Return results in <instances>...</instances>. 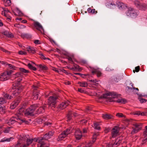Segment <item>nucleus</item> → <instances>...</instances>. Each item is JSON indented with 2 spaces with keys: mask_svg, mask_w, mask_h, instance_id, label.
I'll return each mask as SVG.
<instances>
[{
  "mask_svg": "<svg viewBox=\"0 0 147 147\" xmlns=\"http://www.w3.org/2000/svg\"><path fill=\"white\" fill-rule=\"evenodd\" d=\"M39 104H34L31 105L26 109L25 115L26 116H33L35 115V112H34L36 109L39 107Z\"/></svg>",
  "mask_w": 147,
  "mask_h": 147,
  "instance_id": "f257e3e1",
  "label": "nucleus"
},
{
  "mask_svg": "<svg viewBox=\"0 0 147 147\" xmlns=\"http://www.w3.org/2000/svg\"><path fill=\"white\" fill-rule=\"evenodd\" d=\"M54 131H51L48 132L47 133L45 134L43 137H40L39 139V142L40 143L41 145H45L46 143L45 142V141L47 142L48 139L50 138L54 134Z\"/></svg>",
  "mask_w": 147,
  "mask_h": 147,
  "instance_id": "f03ea898",
  "label": "nucleus"
},
{
  "mask_svg": "<svg viewBox=\"0 0 147 147\" xmlns=\"http://www.w3.org/2000/svg\"><path fill=\"white\" fill-rule=\"evenodd\" d=\"M58 98V97L56 96H52L49 97L48 101V105L49 107L53 109L56 107L57 106V100Z\"/></svg>",
  "mask_w": 147,
  "mask_h": 147,
  "instance_id": "7ed1b4c3",
  "label": "nucleus"
},
{
  "mask_svg": "<svg viewBox=\"0 0 147 147\" xmlns=\"http://www.w3.org/2000/svg\"><path fill=\"white\" fill-rule=\"evenodd\" d=\"M116 96H111L112 98H108L107 100L110 102H115L119 103H125L126 100L124 99H121L120 97V95H118L116 93Z\"/></svg>",
  "mask_w": 147,
  "mask_h": 147,
  "instance_id": "20e7f679",
  "label": "nucleus"
},
{
  "mask_svg": "<svg viewBox=\"0 0 147 147\" xmlns=\"http://www.w3.org/2000/svg\"><path fill=\"white\" fill-rule=\"evenodd\" d=\"M23 88V87L22 86H17L16 84H13L12 88L15 89V90L13 92L12 95L15 96H18L22 92Z\"/></svg>",
  "mask_w": 147,
  "mask_h": 147,
  "instance_id": "39448f33",
  "label": "nucleus"
},
{
  "mask_svg": "<svg viewBox=\"0 0 147 147\" xmlns=\"http://www.w3.org/2000/svg\"><path fill=\"white\" fill-rule=\"evenodd\" d=\"M16 122H18L20 124L22 123L25 122L26 123V122H28L24 119H21L18 117H13L10 119L9 121L8 122V124L9 125H11L13 124Z\"/></svg>",
  "mask_w": 147,
  "mask_h": 147,
  "instance_id": "423d86ee",
  "label": "nucleus"
},
{
  "mask_svg": "<svg viewBox=\"0 0 147 147\" xmlns=\"http://www.w3.org/2000/svg\"><path fill=\"white\" fill-rule=\"evenodd\" d=\"M126 14L127 16L130 17L132 18H135L138 16L137 13L135 9L131 7L128 9L126 11Z\"/></svg>",
  "mask_w": 147,
  "mask_h": 147,
  "instance_id": "0eeeda50",
  "label": "nucleus"
},
{
  "mask_svg": "<svg viewBox=\"0 0 147 147\" xmlns=\"http://www.w3.org/2000/svg\"><path fill=\"white\" fill-rule=\"evenodd\" d=\"M134 127H132V130L131 132L132 134H134L138 133L142 129V124L140 123H136L133 125Z\"/></svg>",
  "mask_w": 147,
  "mask_h": 147,
  "instance_id": "6e6552de",
  "label": "nucleus"
},
{
  "mask_svg": "<svg viewBox=\"0 0 147 147\" xmlns=\"http://www.w3.org/2000/svg\"><path fill=\"white\" fill-rule=\"evenodd\" d=\"M120 128L117 126H115L112 129L111 131V135L113 138H115L119 135Z\"/></svg>",
  "mask_w": 147,
  "mask_h": 147,
  "instance_id": "1a4fd4ad",
  "label": "nucleus"
},
{
  "mask_svg": "<svg viewBox=\"0 0 147 147\" xmlns=\"http://www.w3.org/2000/svg\"><path fill=\"white\" fill-rule=\"evenodd\" d=\"M116 92H109L108 93L105 94H103L102 95L100 96L99 97L100 99H102V98H106L108 97V96H116Z\"/></svg>",
  "mask_w": 147,
  "mask_h": 147,
  "instance_id": "9d476101",
  "label": "nucleus"
},
{
  "mask_svg": "<svg viewBox=\"0 0 147 147\" xmlns=\"http://www.w3.org/2000/svg\"><path fill=\"white\" fill-rule=\"evenodd\" d=\"M9 78L7 72H4L1 74L0 76V81H3L8 80Z\"/></svg>",
  "mask_w": 147,
  "mask_h": 147,
  "instance_id": "9b49d317",
  "label": "nucleus"
},
{
  "mask_svg": "<svg viewBox=\"0 0 147 147\" xmlns=\"http://www.w3.org/2000/svg\"><path fill=\"white\" fill-rule=\"evenodd\" d=\"M74 135L75 138L77 140H80L82 136L81 131L80 129L76 130L75 132Z\"/></svg>",
  "mask_w": 147,
  "mask_h": 147,
  "instance_id": "f8f14e48",
  "label": "nucleus"
},
{
  "mask_svg": "<svg viewBox=\"0 0 147 147\" xmlns=\"http://www.w3.org/2000/svg\"><path fill=\"white\" fill-rule=\"evenodd\" d=\"M33 25L34 27L38 30L40 31L41 30H43L42 26L38 22H34V23Z\"/></svg>",
  "mask_w": 147,
  "mask_h": 147,
  "instance_id": "ddd939ff",
  "label": "nucleus"
},
{
  "mask_svg": "<svg viewBox=\"0 0 147 147\" xmlns=\"http://www.w3.org/2000/svg\"><path fill=\"white\" fill-rule=\"evenodd\" d=\"M69 101H64L62 102L58 106V107L61 109H63L65 108L69 105Z\"/></svg>",
  "mask_w": 147,
  "mask_h": 147,
  "instance_id": "4468645a",
  "label": "nucleus"
},
{
  "mask_svg": "<svg viewBox=\"0 0 147 147\" xmlns=\"http://www.w3.org/2000/svg\"><path fill=\"white\" fill-rule=\"evenodd\" d=\"M39 94H40L38 90H34L33 92L32 98L34 100L37 99Z\"/></svg>",
  "mask_w": 147,
  "mask_h": 147,
  "instance_id": "2eb2a0df",
  "label": "nucleus"
},
{
  "mask_svg": "<svg viewBox=\"0 0 147 147\" xmlns=\"http://www.w3.org/2000/svg\"><path fill=\"white\" fill-rule=\"evenodd\" d=\"M45 106H42L39 107L36 111L35 115L42 114L45 112Z\"/></svg>",
  "mask_w": 147,
  "mask_h": 147,
  "instance_id": "dca6fc26",
  "label": "nucleus"
},
{
  "mask_svg": "<svg viewBox=\"0 0 147 147\" xmlns=\"http://www.w3.org/2000/svg\"><path fill=\"white\" fill-rule=\"evenodd\" d=\"M1 33L8 37L12 38L13 37V34L11 32H9L7 31L1 32Z\"/></svg>",
  "mask_w": 147,
  "mask_h": 147,
  "instance_id": "f3484780",
  "label": "nucleus"
},
{
  "mask_svg": "<svg viewBox=\"0 0 147 147\" xmlns=\"http://www.w3.org/2000/svg\"><path fill=\"white\" fill-rule=\"evenodd\" d=\"M19 102L18 101H14L11 104L10 108L11 109H13L18 105Z\"/></svg>",
  "mask_w": 147,
  "mask_h": 147,
  "instance_id": "a211bd4d",
  "label": "nucleus"
},
{
  "mask_svg": "<svg viewBox=\"0 0 147 147\" xmlns=\"http://www.w3.org/2000/svg\"><path fill=\"white\" fill-rule=\"evenodd\" d=\"M6 112V107L4 105H0V113L1 114H4Z\"/></svg>",
  "mask_w": 147,
  "mask_h": 147,
  "instance_id": "6ab92c4d",
  "label": "nucleus"
},
{
  "mask_svg": "<svg viewBox=\"0 0 147 147\" xmlns=\"http://www.w3.org/2000/svg\"><path fill=\"white\" fill-rule=\"evenodd\" d=\"M36 66L40 68V70H46L48 69V68L46 66L44 65L38 64L36 65Z\"/></svg>",
  "mask_w": 147,
  "mask_h": 147,
  "instance_id": "aec40b11",
  "label": "nucleus"
},
{
  "mask_svg": "<svg viewBox=\"0 0 147 147\" xmlns=\"http://www.w3.org/2000/svg\"><path fill=\"white\" fill-rule=\"evenodd\" d=\"M78 84L80 85V86L83 87H87L88 85V84L85 82H78Z\"/></svg>",
  "mask_w": 147,
  "mask_h": 147,
  "instance_id": "412c9836",
  "label": "nucleus"
},
{
  "mask_svg": "<svg viewBox=\"0 0 147 147\" xmlns=\"http://www.w3.org/2000/svg\"><path fill=\"white\" fill-rule=\"evenodd\" d=\"M67 136L63 132L61 134H60L57 138V140L58 141L61 140H63V139L65 138Z\"/></svg>",
  "mask_w": 147,
  "mask_h": 147,
  "instance_id": "4be33fe9",
  "label": "nucleus"
},
{
  "mask_svg": "<svg viewBox=\"0 0 147 147\" xmlns=\"http://www.w3.org/2000/svg\"><path fill=\"white\" fill-rule=\"evenodd\" d=\"M13 138L10 137L9 138H4L2 139L0 141V142H9L11 141V140H13Z\"/></svg>",
  "mask_w": 147,
  "mask_h": 147,
  "instance_id": "5701e85b",
  "label": "nucleus"
},
{
  "mask_svg": "<svg viewBox=\"0 0 147 147\" xmlns=\"http://www.w3.org/2000/svg\"><path fill=\"white\" fill-rule=\"evenodd\" d=\"M27 51L30 53L34 54L35 53L34 49L33 47H29L27 48Z\"/></svg>",
  "mask_w": 147,
  "mask_h": 147,
  "instance_id": "b1692460",
  "label": "nucleus"
},
{
  "mask_svg": "<svg viewBox=\"0 0 147 147\" xmlns=\"http://www.w3.org/2000/svg\"><path fill=\"white\" fill-rule=\"evenodd\" d=\"M102 117L105 119H112L113 116L109 114H103Z\"/></svg>",
  "mask_w": 147,
  "mask_h": 147,
  "instance_id": "393cba45",
  "label": "nucleus"
},
{
  "mask_svg": "<svg viewBox=\"0 0 147 147\" xmlns=\"http://www.w3.org/2000/svg\"><path fill=\"white\" fill-rule=\"evenodd\" d=\"M74 67L72 68H69L70 69L73 70V71H75L77 69H79V71H80L81 70H80L79 68L80 66L76 64H74Z\"/></svg>",
  "mask_w": 147,
  "mask_h": 147,
  "instance_id": "a878e982",
  "label": "nucleus"
},
{
  "mask_svg": "<svg viewBox=\"0 0 147 147\" xmlns=\"http://www.w3.org/2000/svg\"><path fill=\"white\" fill-rule=\"evenodd\" d=\"M4 4L5 6H9L11 4L10 0H3Z\"/></svg>",
  "mask_w": 147,
  "mask_h": 147,
  "instance_id": "bb28decb",
  "label": "nucleus"
},
{
  "mask_svg": "<svg viewBox=\"0 0 147 147\" xmlns=\"http://www.w3.org/2000/svg\"><path fill=\"white\" fill-rule=\"evenodd\" d=\"M19 70L20 71H21L20 72H21L22 73H24L27 74L29 72V71L26 70L23 68H19Z\"/></svg>",
  "mask_w": 147,
  "mask_h": 147,
  "instance_id": "cd10ccee",
  "label": "nucleus"
},
{
  "mask_svg": "<svg viewBox=\"0 0 147 147\" xmlns=\"http://www.w3.org/2000/svg\"><path fill=\"white\" fill-rule=\"evenodd\" d=\"M7 100L4 98L3 97H0V105H3L6 103Z\"/></svg>",
  "mask_w": 147,
  "mask_h": 147,
  "instance_id": "c85d7f7f",
  "label": "nucleus"
},
{
  "mask_svg": "<svg viewBox=\"0 0 147 147\" xmlns=\"http://www.w3.org/2000/svg\"><path fill=\"white\" fill-rule=\"evenodd\" d=\"M99 135V134L98 133L94 134L93 135L92 137V143H94L96 140V138L97 136H98Z\"/></svg>",
  "mask_w": 147,
  "mask_h": 147,
  "instance_id": "c756f323",
  "label": "nucleus"
},
{
  "mask_svg": "<svg viewBox=\"0 0 147 147\" xmlns=\"http://www.w3.org/2000/svg\"><path fill=\"white\" fill-rule=\"evenodd\" d=\"M94 127L95 129L98 130H100L101 129V128L99 125V124L98 123H94Z\"/></svg>",
  "mask_w": 147,
  "mask_h": 147,
  "instance_id": "7c9ffc66",
  "label": "nucleus"
},
{
  "mask_svg": "<svg viewBox=\"0 0 147 147\" xmlns=\"http://www.w3.org/2000/svg\"><path fill=\"white\" fill-rule=\"evenodd\" d=\"M26 144H25L27 146V147L30 144H31L33 141V139L26 138Z\"/></svg>",
  "mask_w": 147,
  "mask_h": 147,
  "instance_id": "2f4dec72",
  "label": "nucleus"
},
{
  "mask_svg": "<svg viewBox=\"0 0 147 147\" xmlns=\"http://www.w3.org/2000/svg\"><path fill=\"white\" fill-rule=\"evenodd\" d=\"M27 66L31 70H32L34 71H36V68L33 66L30 63H29L28 64Z\"/></svg>",
  "mask_w": 147,
  "mask_h": 147,
  "instance_id": "473e14b6",
  "label": "nucleus"
},
{
  "mask_svg": "<svg viewBox=\"0 0 147 147\" xmlns=\"http://www.w3.org/2000/svg\"><path fill=\"white\" fill-rule=\"evenodd\" d=\"M63 132L67 136L68 134H70L71 132V131L70 129H67Z\"/></svg>",
  "mask_w": 147,
  "mask_h": 147,
  "instance_id": "72a5a7b5",
  "label": "nucleus"
},
{
  "mask_svg": "<svg viewBox=\"0 0 147 147\" xmlns=\"http://www.w3.org/2000/svg\"><path fill=\"white\" fill-rule=\"evenodd\" d=\"M138 99L141 103L145 102L147 101V100L146 99L143 98L141 97L138 98Z\"/></svg>",
  "mask_w": 147,
  "mask_h": 147,
  "instance_id": "f704fd0d",
  "label": "nucleus"
},
{
  "mask_svg": "<svg viewBox=\"0 0 147 147\" xmlns=\"http://www.w3.org/2000/svg\"><path fill=\"white\" fill-rule=\"evenodd\" d=\"M74 74L76 75H79L80 76H81L82 78H85V77L87 76H89V75L88 74H83L80 73H74Z\"/></svg>",
  "mask_w": 147,
  "mask_h": 147,
  "instance_id": "c9c22d12",
  "label": "nucleus"
},
{
  "mask_svg": "<svg viewBox=\"0 0 147 147\" xmlns=\"http://www.w3.org/2000/svg\"><path fill=\"white\" fill-rule=\"evenodd\" d=\"M22 76V73L21 72H18L15 74V78H18V77L20 78L21 77V76Z\"/></svg>",
  "mask_w": 147,
  "mask_h": 147,
  "instance_id": "e433bc0d",
  "label": "nucleus"
},
{
  "mask_svg": "<svg viewBox=\"0 0 147 147\" xmlns=\"http://www.w3.org/2000/svg\"><path fill=\"white\" fill-rule=\"evenodd\" d=\"M90 68L92 69L91 72L93 75L94 74H96L98 70V69H95L94 68H91V67Z\"/></svg>",
  "mask_w": 147,
  "mask_h": 147,
  "instance_id": "4c0bfd02",
  "label": "nucleus"
},
{
  "mask_svg": "<svg viewBox=\"0 0 147 147\" xmlns=\"http://www.w3.org/2000/svg\"><path fill=\"white\" fill-rule=\"evenodd\" d=\"M143 135L144 137L142 141V144H144L147 141V135H146V134H144Z\"/></svg>",
  "mask_w": 147,
  "mask_h": 147,
  "instance_id": "58836bf2",
  "label": "nucleus"
},
{
  "mask_svg": "<svg viewBox=\"0 0 147 147\" xmlns=\"http://www.w3.org/2000/svg\"><path fill=\"white\" fill-rule=\"evenodd\" d=\"M52 69L54 71H55L56 72H57L60 74H62V71H61V70H58V69L54 67H53V68Z\"/></svg>",
  "mask_w": 147,
  "mask_h": 147,
  "instance_id": "ea45409f",
  "label": "nucleus"
},
{
  "mask_svg": "<svg viewBox=\"0 0 147 147\" xmlns=\"http://www.w3.org/2000/svg\"><path fill=\"white\" fill-rule=\"evenodd\" d=\"M116 116L119 117H124L125 118V116L123 114L120 113H118L117 114Z\"/></svg>",
  "mask_w": 147,
  "mask_h": 147,
  "instance_id": "a19ab883",
  "label": "nucleus"
},
{
  "mask_svg": "<svg viewBox=\"0 0 147 147\" xmlns=\"http://www.w3.org/2000/svg\"><path fill=\"white\" fill-rule=\"evenodd\" d=\"M100 81L98 80H96V79H95V80H89V81L90 82H93V83H95V84H94L95 85H96V84H98L97 83V82H98V81Z\"/></svg>",
  "mask_w": 147,
  "mask_h": 147,
  "instance_id": "79ce46f5",
  "label": "nucleus"
},
{
  "mask_svg": "<svg viewBox=\"0 0 147 147\" xmlns=\"http://www.w3.org/2000/svg\"><path fill=\"white\" fill-rule=\"evenodd\" d=\"M22 80V79L21 78V77L19 78L17 80V81L14 84H16L17 86H20V82Z\"/></svg>",
  "mask_w": 147,
  "mask_h": 147,
  "instance_id": "37998d69",
  "label": "nucleus"
},
{
  "mask_svg": "<svg viewBox=\"0 0 147 147\" xmlns=\"http://www.w3.org/2000/svg\"><path fill=\"white\" fill-rule=\"evenodd\" d=\"M37 122L39 123V124L42 123H44L45 122V120L42 118H40L38 119L37 120Z\"/></svg>",
  "mask_w": 147,
  "mask_h": 147,
  "instance_id": "c03bdc74",
  "label": "nucleus"
},
{
  "mask_svg": "<svg viewBox=\"0 0 147 147\" xmlns=\"http://www.w3.org/2000/svg\"><path fill=\"white\" fill-rule=\"evenodd\" d=\"M122 4V3H121L120 2H118L117 3V7L119 8H123L122 6H123V5Z\"/></svg>",
  "mask_w": 147,
  "mask_h": 147,
  "instance_id": "a18cd8bd",
  "label": "nucleus"
},
{
  "mask_svg": "<svg viewBox=\"0 0 147 147\" xmlns=\"http://www.w3.org/2000/svg\"><path fill=\"white\" fill-rule=\"evenodd\" d=\"M9 94L6 93L4 94L3 95V98H4L6 100H7V99H9Z\"/></svg>",
  "mask_w": 147,
  "mask_h": 147,
  "instance_id": "49530a36",
  "label": "nucleus"
},
{
  "mask_svg": "<svg viewBox=\"0 0 147 147\" xmlns=\"http://www.w3.org/2000/svg\"><path fill=\"white\" fill-rule=\"evenodd\" d=\"M40 55V58L42 59H43L44 60L45 59H48V60H50V59L48 58H45V56H44V55H43V54L42 53H41Z\"/></svg>",
  "mask_w": 147,
  "mask_h": 147,
  "instance_id": "de8ad7c7",
  "label": "nucleus"
},
{
  "mask_svg": "<svg viewBox=\"0 0 147 147\" xmlns=\"http://www.w3.org/2000/svg\"><path fill=\"white\" fill-rule=\"evenodd\" d=\"M0 49H1V50L3 51L4 52H5V53H6L8 54H9V53H10V52L9 51L4 49H3V48L2 47H0Z\"/></svg>",
  "mask_w": 147,
  "mask_h": 147,
  "instance_id": "09e8293b",
  "label": "nucleus"
},
{
  "mask_svg": "<svg viewBox=\"0 0 147 147\" xmlns=\"http://www.w3.org/2000/svg\"><path fill=\"white\" fill-rule=\"evenodd\" d=\"M18 53L19 54L21 55H26V53H27L26 52H25L24 51H19L18 52Z\"/></svg>",
  "mask_w": 147,
  "mask_h": 147,
  "instance_id": "8fccbe9b",
  "label": "nucleus"
},
{
  "mask_svg": "<svg viewBox=\"0 0 147 147\" xmlns=\"http://www.w3.org/2000/svg\"><path fill=\"white\" fill-rule=\"evenodd\" d=\"M134 115H141L142 116H144L145 115V113L144 112L141 113L140 112H138L137 113H136Z\"/></svg>",
  "mask_w": 147,
  "mask_h": 147,
  "instance_id": "3c124183",
  "label": "nucleus"
},
{
  "mask_svg": "<svg viewBox=\"0 0 147 147\" xmlns=\"http://www.w3.org/2000/svg\"><path fill=\"white\" fill-rule=\"evenodd\" d=\"M110 130V128L109 127L108 128H105L104 131L106 133H108Z\"/></svg>",
  "mask_w": 147,
  "mask_h": 147,
  "instance_id": "603ef678",
  "label": "nucleus"
},
{
  "mask_svg": "<svg viewBox=\"0 0 147 147\" xmlns=\"http://www.w3.org/2000/svg\"><path fill=\"white\" fill-rule=\"evenodd\" d=\"M78 91L79 92H80V93H84L85 92V90H84V89L82 88H78Z\"/></svg>",
  "mask_w": 147,
  "mask_h": 147,
  "instance_id": "864d4df0",
  "label": "nucleus"
},
{
  "mask_svg": "<svg viewBox=\"0 0 147 147\" xmlns=\"http://www.w3.org/2000/svg\"><path fill=\"white\" fill-rule=\"evenodd\" d=\"M96 74H97V77H99L101 76L102 74V73L100 71L98 70V71L97 72Z\"/></svg>",
  "mask_w": 147,
  "mask_h": 147,
  "instance_id": "5fc2aeb1",
  "label": "nucleus"
},
{
  "mask_svg": "<svg viewBox=\"0 0 147 147\" xmlns=\"http://www.w3.org/2000/svg\"><path fill=\"white\" fill-rule=\"evenodd\" d=\"M7 65L9 66V67L10 69H15L16 67L13 65H12L11 64H9L8 63L7 64Z\"/></svg>",
  "mask_w": 147,
  "mask_h": 147,
  "instance_id": "6e6d98bb",
  "label": "nucleus"
},
{
  "mask_svg": "<svg viewBox=\"0 0 147 147\" xmlns=\"http://www.w3.org/2000/svg\"><path fill=\"white\" fill-rule=\"evenodd\" d=\"M121 141L119 140L118 142H115L114 144H113V146H114L115 145H119V144L121 143Z\"/></svg>",
  "mask_w": 147,
  "mask_h": 147,
  "instance_id": "4d7b16f0",
  "label": "nucleus"
},
{
  "mask_svg": "<svg viewBox=\"0 0 147 147\" xmlns=\"http://www.w3.org/2000/svg\"><path fill=\"white\" fill-rule=\"evenodd\" d=\"M72 116L71 115H69V114H68L67 115V121H69L71 119Z\"/></svg>",
  "mask_w": 147,
  "mask_h": 147,
  "instance_id": "13d9d810",
  "label": "nucleus"
},
{
  "mask_svg": "<svg viewBox=\"0 0 147 147\" xmlns=\"http://www.w3.org/2000/svg\"><path fill=\"white\" fill-rule=\"evenodd\" d=\"M135 71L136 72H138L140 70V67L139 66H138L137 67H136L135 68Z\"/></svg>",
  "mask_w": 147,
  "mask_h": 147,
  "instance_id": "bf43d9fd",
  "label": "nucleus"
},
{
  "mask_svg": "<svg viewBox=\"0 0 147 147\" xmlns=\"http://www.w3.org/2000/svg\"><path fill=\"white\" fill-rule=\"evenodd\" d=\"M92 143L91 142H90L86 145V147H92Z\"/></svg>",
  "mask_w": 147,
  "mask_h": 147,
  "instance_id": "052dcab7",
  "label": "nucleus"
},
{
  "mask_svg": "<svg viewBox=\"0 0 147 147\" xmlns=\"http://www.w3.org/2000/svg\"><path fill=\"white\" fill-rule=\"evenodd\" d=\"M87 122V120L86 119H83L81 121L80 123L82 124H85Z\"/></svg>",
  "mask_w": 147,
  "mask_h": 147,
  "instance_id": "680f3d73",
  "label": "nucleus"
},
{
  "mask_svg": "<svg viewBox=\"0 0 147 147\" xmlns=\"http://www.w3.org/2000/svg\"><path fill=\"white\" fill-rule=\"evenodd\" d=\"M61 71H62V72H63L66 74H69V73L67 72V71L66 70H65L63 69H61Z\"/></svg>",
  "mask_w": 147,
  "mask_h": 147,
  "instance_id": "e2e57ef3",
  "label": "nucleus"
},
{
  "mask_svg": "<svg viewBox=\"0 0 147 147\" xmlns=\"http://www.w3.org/2000/svg\"><path fill=\"white\" fill-rule=\"evenodd\" d=\"M34 43L36 44H40V41L39 40H34Z\"/></svg>",
  "mask_w": 147,
  "mask_h": 147,
  "instance_id": "0e129e2a",
  "label": "nucleus"
},
{
  "mask_svg": "<svg viewBox=\"0 0 147 147\" xmlns=\"http://www.w3.org/2000/svg\"><path fill=\"white\" fill-rule=\"evenodd\" d=\"M6 72L7 73V74H8V76L9 77V76L10 74H11V73L13 72V71L11 70H10V71H6Z\"/></svg>",
  "mask_w": 147,
  "mask_h": 147,
  "instance_id": "69168bd1",
  "label": "nucleus"
},
{
  "mask_svg": "<svg viewBox=\"0 0 147 147\" xmlns=\"http://www.w3.org/2000/svg\"><path fill=\"white\" fill-rule=\"evenodd\" d=\"M146 130L144 131L143 134H146L147 135V126L145 127Z\"/></svg>",
  "mask_w": 147,
  "mask_h": 147,
  "instance_id": "338daca9",
  "label": "nucleus"
},
{
  "mask_svg": "<svg viewBox=\"0 0 147 147\" xmlns=\"http://www.w3.org/2000/svg\"><path fill=\"white\" fill-rule=\"evenodd\" d=\"M82 131H83V133H84V134L86 133L87 132V129L86 128H84L83 129Z\"/></svg>",
  "mask_w": 147,
  "mask_h": 147,
  "instance_id": "774afa93",
  "label": "nucleus"
}]
</instances>
